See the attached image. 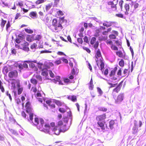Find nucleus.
I'll return each instance as SVG.
<instances>
[{"label": "nucleus", "instance_id": "a211bd4d", "mask_svg": "<svg viewBox=\"0 0 146 146\" xmlns=\"http://www.w3.org/2000/svg\"><path fill=\"white\" fill-rule=\"evenodd\" d=\"M105 123V122L103 123L101 121H98L97 123L98 125V127H100L102 130H105L104 123Z\"/></svg>", "mask_w": 146, "mask_h": 146}, {"label": "nucleus", "instance_id": "603ef678", "mask_svg": "<svg viewBox=\"0 0 146 146\" xmlns=\"http://www.w3.org/2000/svg\"><path fill=\"white\" fill-rule=\"evenodd\" d=\"M115 71L112 70L110 72L109 76L110 77H112L115 75Z\"/></svg>", "mask_w": 146, "mask_h": 146}, {"label": "nucleus", "instance_id": "58836bf2", "mask_svg": "<svg viewBox=\"0 0 146 146\" xmlns=\"http://www.w3.org/2000/svg\"><path fill=\"white\" fill-rule=\"evenodd\" d=\"M31 82L32 84L35 85H36L37 83V80L34 78H32L31 80Z\"/></svg>", "mask_w": 146, "mask_h": 146}, {"label": "nucleus", "instance_id": "f704fd0d", "mask_svg": "<svg viewBox=\"0 0 146 146\" xmlns=\"http://www.w3.org/2000/svg\"><path fill=\"white\" fill-rule=\"evenodd\" d=\"M29 15L30 17H36L37 15V13L35 11H32L30 13Z\"/></svg>", "mask_w": 146, "mask_h": 146}, {"label": "nucleus", "instance_id": "aec40b11", "mask_svg": "<svg viewBox=\"0 0 146 146\" xmlns=\"http://www.w3.org/2000/svg\"><path fill=\"white\" fill-rule=\"evenodd\" d=\"M88 84L89 89L91 90H93L94 87V85L93 84V81L92 78H91L90 81Z\"/></svg>", "mask_w": 146, "mask_h": 146}, {"label": "nucleus", "instance_id": "9b49d317", "mask_svg": "<svg viewBox=\"0 0 146 146\" xmlns=\"http://www.w3.org/2000/svg\"><path fill=\"white\" fill-rule=\"evenodd\" d=\"M52 130L54 132V133L56 135H59L60 132H61V129H58L57 126H56L55 127L52 128Z\"/></svg>", "mask_w": 146, "mask_h": 146}, {"label": "nucleus", "instance_id": "412c9836", "mask_svg": "<svg viewBox=\"0 0 146 146\" xmlns=\"http://www.w3.org/2000/svg\"><path fill=\"white\" fill-rule=\"evenodd\" d=\"M139 6V4L138 3H133L132 5H131V7H132L133 6L134 7V9H130V11L132 12H133L134 11V10L135 9L137 8H138Z\"/></svg>", "mask_w": 146, "mask_h": 146}, {"label": "nucleus", "instance_id": "bb28decb", "mask_svg": "<svg viewBox=\"0 0 146 146\" xmlns=\"http://www.w3.org/2000/svg\"><path fill=\"white\" fill-rule=\"evenodd\" d=\"M54 102L58 106H61L62 104V103L60 101L56 100H54Z\"/></svg>", "mask_w": 146, "mask_h": 146}, {"label": "nucleus", "instance_id": "f8f14e48", "mask_svg": "<svg viewBox=\"0 0 146 146\" xmlns=\"http://www.w3.org/2000/svg\"><path fill=\"white\" fill-rule=\"evenodd\" d=\"M21 45L23 46V47L21 49L23 50L26 51H29V48L28 47L29 45V44L28 42H25L23 44H22Z\"/></svg>", "mask_w": 146, "mask_h": 146}, {"label": "nucleus", "instance_id": "9d476101", "mask_svg": "<svg viewBox=\"0 0 146 146\" xmlns=\"http://www.w3.org/2000/svg\"><path fill=\"white\" fill-rule=\"evenodd\" d=\"M31 105V102L29 101H28L25 104V107L26 109V111L28 113H30L32 111V109L30 106Z\"/></svg>", "mask_w": 146, "mask_h": 146}, {"label": "nucleus", "instance_id": "a18cd8bd", "mask_svg": "<svg viewBox=\"0 0 146 146\" xmlns=\"http://www.w3.org/2000/svg\"><path fill=\"white\" fill-rule=\"evenodd\" d=\"M82 48L84 50H85L88 53H90L91 50L88 48L83 46Z\"/></svg>", "mask_w": 146, "mask_h": 146}, {"label": "nucleus", "instance_id": "79ce46f5", "mask_svg": "<svg viewBox=\"0 0 146 146\" xmlns=\"http://www.w3.org/2000/svg\"><path fill=\"white\" fill-rule=\"evenodd\" d=\"M116 45L118 46H121L122 45V42L121 41L119 40H116L115 42Z\"/></svg>", "mask_w": 146, "mask_h": 146}, {"label": "nucleus", "instance_id": "423d86ee", "mask_svg": "<svg viewBox=\"0 0 146 146\" xmlns=\"http://www.w3.org/2000/svg\"><path fill=\"white\" fill-rule=\"evenodd\" d=\"M8 76L10 79L17 78L18 76V72L15 70L10 71L8 73Z\"/></svg>", "mask_w": 146, "mask_h": 146}, {"label": "nucleus", "instance_id": "f257e3e1", "mask_svg": "<svg viewBox=\"0 0 146 146\" xmlns=\"http://www.w3.org/2000/svg\"><path fill=\"white\" fill-rule=\"evenodd\" d=\"M48 27L53 32L58 33L63 29V27L60 22H58L57 19L54 18L52 21V25H50Z\"/></svg>", "mask_w": 146, "mask_h": 146}, {"label": "nucleus", "instance_id": "e2e57ef3", "mask_svg": "<svg viewBox=\"0 0 146 146\" xmlns=\"http://www.w3.org/2000/svg\"><path fill=\"white\" fill-rule=\"evenodd\" d=\"M49 74L50 76L52 78H54V75L51 70L49 71Z\"/></svg>", "mask_w": 146, "mask_h": 146}, {"label": "nucleus", "instance_id": "0eeeda50", "mask_svg": "<svg viewBox=\"0 0 146 146\" xmlns=\"http://www.w3.org/2000/svg\"><path fill=\"white\" fill-rule=\"evenodd\" d=\"M96 38L95 37H92L90 43V44L92 45H94L93 47L96 50L98 48L99 46V42L98 41L96 42Z\"/></svg>", "mask_w": 146, "mask_h": 146}, {"label": "nucleus", "instance_id": "3c124183", "mask_svg": "<svg viewBox=\"0 0 146 146\" xmlns=\"http://www.w3.org/2000/svg\"><path fill=\"white\" fill-rule=\"evenodd\" d=\"M109 37L110 39H115L116 38V36L112 34L110 35Z\"/></svg>", "mask_w": 146, "mask_h": 146}, {"label": "nucleus", "instance_id": "0e129e2a", "mask_svg": "<svg viewBox=\"0 0 146 146\" xmlns=\"http://www.w3.org/2000/svg\"><path fill=\"white\" fill-rule=\"evenodd\" d=\"M106 43L108 44H109L111 46L113 44V42L111 40H107L106 42Z\"/></svg>", "mask_w": 146, "mask_h": 146}, {"label": "nucleus", "instance_id": "1a4fd4ad", "mask_svg": "<svg viewBox=\"0 0 146 146\" xmlns=\"http://www.w3.org/2000/svg\"><path fill=\"white\" fill-rule=\"evenodd\" d=\"M116 103H119L121 102L123 100L124 98V95L123 93H120L117 96V98H113Z\"/></svg>", "mask_w": 146, "mask_h": 146}, {"label": "nucleus", "instance_id": "8fccbe9b", "mask_svg": "<svg viewBox=\"0 0 146 146\" xmlns=\"http://www.w3.org/2000/svg\"><path fill=\"white\" fill-rule=\"evenodd\" d=\"M39 119L37 117H35V125H37L39 124Z\"/></svg>", "mask_w": 146, "mask_h": 146}, {"label": "nucleus", "instance_id": "de8ad7c7", "mask_svg": "<svg viewBox=\"0 0 146 146\" xmlns=\"http://www.w3.org/2000/svg\"><path fill=\"white\" fill-rule=\"evenodd\" d=\"M61 59H60V58L58 60L55 61L54 63L56 65L59 64L61 63Z\"/></svg>", "mask_w": 146, "mask_h": 146}, {"label": "nucleus", "instance_id": "dca6fc26", "mask_svg": "<svg viewBox=\"0 0 146 146\" xmlns=\"http://www.w3.org/2000/svg\"><path fill=\"white\" fill-rule=\"evenodd\" d=\"M124 8L126 10V11L125 12V14L126 15H127L129 14L128 12L129 10H130L129 4L127 3L125 4L124 5Z\"/></svg>", "mask_w": 146, "mask_h": 146}, {"label": "nucleus", "instance_id": "49530a36", "mask_svg": "<svg viewBox=\"0 0 146 146\" xmlns=\"http://www.w3.org/2000/svg\"><path fill=\"white\" fill-rule=\"evenodd\" d=\"M97 91L99 93L100 95H101L102 94L103 92L101 88L99 87H98L97 88Z\"/></svg>", "mask_w": 146, "mask_h": 146}, {"label": "nucleus", "instance_id": "ea45409f", "mask_svg": "<svg viewBox=\"0 0 146 146\" xmlns=\"http://www.w3.org/2000/svg\"><path fill=\"white\" fill-rule=\"evenodd\" d=\"M44 2V0H37L35 2V4L36 5L43 3Z\"/></svg>", "mask_w": 146, "mask_h": 146}, {"label": "nucleus", "instance_id": "864d4df0", "mask_svg": "<svg viewBox=\"0 0 146 146\" xmlns=\"http://www.w3.org/2000/svg\"><path fill=\"white\" fill-rule=\"evenodd\" d=\"M60 59H61V60H62L66 64H67L68 62V60L66 58H64V57L60 58Z\"/></svg>", "mask_w": 146, "mask_h": 146}, {"label": "nucleus", "instance_id": "473e14b6", "mask_svg": "<svg viewBox=\"0 0 146 146\" xmlns=\"http://www.w3.org/2000/svg\"><path fill=\"white\" fill-rule=\"evenodd\" d=\"M52 6V4L49 3L46 5L45 9L46 11L49 10V9Z\"/></svg>", "mask_w": 146, "mask_h": 146}, {"label": "nucleus", "instance_id": "2f4dec72", "mask_svg": "<svg viewBox=\"0 0 146 146\" xmlns=\"http://www.w3.org/2000/svg\"><path fill=\"white\" fill-rule=\"evenodd\" d=\"M42 72H41V74L43 76H46L48 75V73L46 70V71H44V69H42Z\"/></svg>", "mask_w": 146, "mask_h": 146}, {"label": "nucleus", "instance_id": "2eb2a0df", "mask_svg": "<svg viewBox=\"0 0 146 146\" xmlns=\"http://www.w3.org/2000/svg\"><path fill=\"white\" fill-rule=\"evenodd\" d=\"M117 56L120 58H125V55L124 54L121 50H119L115 52Z\"/></svg>", "mask_w": 146, "mask_h": 146}, {"label": "nucleus", "instance_id": "c85d7f7f", "mask_svg": "<svg viewBox=\"0 0 146 146\" xmlns=\"http://www.w3.org/2000/svg\"><path fill=\"white\" fill-rule=\"evenodd\" d=\"M100 29H96L95 30V33L94 36L96 37H98L100 36Z\"/></svg>", "mask_w": 146, "mask_h": 146}, {"label": "nucleus", "instance_id": "bf43d9fd", "mask_svg": "<svg viewBox=\"0 0 146 146\" xmlns=\"http://www.w3.org/2000/svg\"><path fill=\"white\" fill-rule=\"evenodd\" d=\"M83 39L84 42L86 43H88L89 42L87 36H85L83 38Z\"/></svg>", "mask_w": 146, "mask_h": 146}, {"label": "nucleus", "instance_id": "7c9ffc66", "mask_svg": "<svg viewBox=\"0 0 146 146\" xmlns=\"http://www.w3.org/2000/svg\"><path fill=\"white\" fill-rule=\"evenodd\" d=\"M98 109L99 111L103 112H105L107 111V108L104 107H99Z\"/></svg>", "mask_w": 146, "mask_h": 146}, {"label": "nucleus", "instance_id": "ddd939ff", "mask_svg": "<svg viewBox=\"0 0 146 146\" xmlns=\"http://www.w3.org/2000/svg\"><path fill=\"white\" fill-rule=\"evenodd\" d=\"M101 57H102L101 53L100 50L98 49L97 50L95 55V57L97 59L96 60V61L98 66V58Z\"/></svg>", "mask_w": 146, "mask_h": 146}, {"label": "nucleus", "instance_id": "4d7b16f0", "mask_svg": "<svg viewBox=\"0 0 146 146\" xmlns=\"http://www.w3.org/2000/svg\"><path fill=\"white\" fill-rule=\"evenodd\" d=\"M31 112L30 113H29V115L30 119L31 121H32V120L33 119V113H31Z\"/></svg>", "mask_w": 146, "mask_h": 146}, {"label": "nucleus", "instance_id": "393cba45", "mask_svg": "<svg viewBox=\"0 0 146 146\" xmlns=\"http://www.w3.org/2000/svg\"><path fill=\"white\" fill-rule=\"evenodd\" d=\"M9 71V68L6 66L4 67L2 70V72L4 74H7Z\"/></svg>", "mask_w": 146, "mask_h": 146}, {"label": "nucleus", "instance_id": "f3484780", "mask_svg": "<svg viewBox=\"0 0 146 146\" xmlns=\"http://www.w3.org/2000/svg\"><path fill=\"white\" fill-rule=\"evenodd\" d=\"M99 61L100 63V69L102 71V70L104 67L105 64L103 59L102 57H101V58L100 59Z\"/></svg>", "mask_w": 146, "mask_h": 146}, {"label": "nucleus", "instance_id": "6e6d98bb", "mask_svg": "<svg viewBox=\"0 0 146 146\" xmlns=\"http://www.w3.org/2000/svg\"><path fill=\"white\" fill-rule=\"evenodd\" d=\"M63 81L65 83H68L70 82V80L67 78H65L63 79Z\"/></svg>", "mask_w": 146, "mask_h": 146}, {"label": "nucleus", "instance_id": "20e7f679", "mask_svg": "<svg viewBox=\"0 0 146 146\" xmlns=\"http://www.w3.org/2000/svg\"><path fill=\"white\" fill-rule=\"evenodd\" d=\"M10 80L12 82H11V87L12 89L15 90L16 88V84L17 87H19L20 85V81L18 79H10Z\"/></svg>", "mask_w": 146, "mask_h": 146}, {"label": "nucleus", "instance_id": "6e6552de", "mask_svg": "<svg viewBox=\"0 0 146 146\" xmlns=\"http://www.w3.org/2000/svg\"><path fill=\"white\" fill-rule=\"evenodd\" d=\"M106 118V113H103L97 116L96 117V119L98 121H101L105 120Z\"/></svg>", "mask_w": 146, "mask_h": 146}, {"label": "nucleus", "instance_id": "338daca9", "mask_svg": "<svg viewBox=\"0 0 146 146\" xmlns=\"http://www.w3.org/2000/svg\"><path fill=\"white\" fill-rule=\"evenodd\" d=\"M123 0L120 1L119 2V5L120 7V8L121 9H122L123 8Z\"/></svg>", "mask_w": 146, "mask_h": 146}, {"label": "nucleus", "instance_id": "4be33fe9", "mask_svg": "<svg viewBox=\"0 0 146 146\" xmlns=\"http://www.w3.org/2000/svg\"><path fill=\"white\" fill-rule=\"evenodd\" d=\"M68 98L69 100H71L73 102H75L77 100L76 97L75 96H68Z\"/></svg>", "mask_w": 146, "mask_h": 146}, {"label": "nucleus", "instance_id": "72a5a7b5", "mask_svg": "<svg viewBox=\"0 0 146 146\" xmlns=\"http://www.w3.org/2000/svg\"><path fill=\"white\" fill-rule=\"evenodd\" d=\"M111 49L114 51H118V47L116 46L115 45L113 44L111 46Z\"/></svg>", "mask_w": 146, "mask_h": 146}, {"label": "nucleus", "instance_id": "a878e982", "mask_svg": "<svg viewBox=\"0 0 146 146\" xmlns=\"http://www.w3.org/2000/svg\"><path fill=\"white\" fill-rule=\"evenodd\" d=\"M11 24L9 21H8L7 22L6 25V29L7 31H8L9 29L11 27Z\"/></svg>", "mask_w": 146, "mask_h": 146}, {"label": "nucleus", "instance_id": "680f3d73", "mask_svg": "<svg viewBox=\"0 0 146 146\" xmlns=\"http://www.w3.org/2000/svg\"><path fill=\"white\" fill-rule=\"evenodd\" d=\"M108 84L110 85V88L115 87L117 85V83L112 84L110 83H108Z\"/></svg>", "mask_w": 146, "mask_h": 146}, {"label": "nucleus", "instance_id": "69168bd1", "mask_svg": "<svg viewBox=\"0 0 146 146\" xmlns=\"http://www.w3.org/2000/svg\"><path fill=\"white\" fill-rule=\"evenodd\" d=\"M20 16H21L20 13H17L16 15H15V19L16 20V19H17L19 18V17Z\"/></svg>", "mask_w": 146, "mask_h": 146}, {"label": "nucleus", "instance_id": "4468645a", "mask_svg": "<svg viewBox=\"0 0 146 146\" xmlns=\"http://www.w3.org/2000/svg\"><path fill=\"white\" fill-rule=\"evenodd\" d=\"M107 4L108 5H111V8L113 10H116L117 9L116 4H114L113 1H109L107 2Z\"/></svg>", "mask_w": 146, "mask_h": 146}, {"label": "nucleus", "instance_id": "37998d69", "mask_svg": "<svg viewBox=\"0 0 146 146\" xmlns=\"http://www.w3.org/2000/svg\"><path fill=\"white\" fill-rule=\"evenodd\" d=\"M37 46V44L35 43H34L32 44L31 46V48L32 49H35Z\"/></svg>", "mask_w": 146, "mask_h": 146}, {"label": "nucleus", "instance_id": "09e8293b", "mask_svg": "<svg viewBox=\"0 0 146 146\" xmlns=\"http://www.w3.org/2000/svg\"><path fill=\"white\" fill-rule=\"evenodd\" d=\"M58 110L60 112L62 113H64L66 111V110L62 108H60Z\"/></svg>", "mask_w": 146, "mask_h": 146}, {"label": "nucleus", "instance_id": "a19ab883", "mask_svg": "<svg viewBox=\"0 0 146 146\" xmlns=\"http://www.w3.org/2000/svg\"><path fill=\"white\" fill-rule=\"evenodd\" d=\"M25 30L27 33L29 34H31L33 33V32L32 30L27 29H25Z\"/></svg>", "mask_w": 146, "mask_h": 146}, {"label": "nucleus", "instance_id": "e433bc0d", "mask_svg": "<svg viewBox=\"0 0 146 146\" xmlns=\"http://www.w3.org/2000/svg\"><path fill=\"white\" fill-rule=\"evenodd\" d=\"M31 91L34 93H36L37 91V89L36 86H35L32 87L31 89Z\"/></svg>", "mask_w": 146, "mask_h": 146}, {"label": "nucleus", "instance_id": "cd10ccee", "mask_svg": "<svg viewBox=\"0 0 146 146\" xmlns=\"http://www.w3.org/2000/svg\"><path fill=\"white\" fill-rule=\"evenodd\" d=\"M18 37L21 40H23L25 38V35L24 33L21 32L18 35Z\"/></svg>", "mask_w": 146, "mask_h": 146}, {"label": "nucleus", "instance_id": "b1692460", "mask_svg": "<svg viewBox=\"0 0 146 146\" xmlns=\"http://www.w3.org/2000/svg\"><path fill=\"white\" fill-rule=\"evenodd\" d=\"M7 23V21L4 20L3 19H1V22L0 24L1 27L2 28H3L4 27L5 24Z\"/></svg>", "mask_w": 146, "mask_h": 146}, {"label": "nucleus", "instance_id": "774afa93", "mask_svg": "<svg viewBox=\"0 0 146 146\" xmlns=\"http://www.w3.org/2000/svg\"><path fill=\"white\" fill-rule=\"evenodd\" d=\"M26 39L27 41L29 42H31L32 41V39L30 35H28Z\"/></svg>", "mask_w": 146, "mask_h": 146}, {"label": "nucleus", "instance_id": "39448f33", "mask_svg": "<svg viewBox=\"0 0 146 146\" xmlns=\"http://www.w3.org/2000/svg\"><path fill=\"white\" fill-rule=\"evenodd\" d=\"M123 82H121L113 90L112 94L113 98L115 97L116 95L115 94V92L118 93L120 91L121 88L122 86V83Z\"/></svg>", "mask_w": 146, "mask_h": 146}, {"label": "nucleus", "instance_id": "4c0bfd02", "mask_svg": "<svg viewBox=\"0 0 146 146\" xmlns=\"http://www.w3.org/2000/svg\"><path fill=\"white\" fill-rule=\"evenodd\" d=\"M39 120L40 124L38 126H43V125H44V120L42 118H40L39 119Z\"/></svg>", "mask_w": 146, "mask_h": 146}, {"label": "nucleus", "instance_id": "052dcab7", "mask_svg": "<svg viewBox=\"0 0 146 146\" xmlns=\"http://www.w3.org/2000/svg\"><path fill=\"white\" fill-rule=\"evenodd\" d=\"M115 16L121 18H123V14L121 13H118L116 14Z\"/></svg>", "mask_w": 146, "mask_h": 146}, {"label": "nucleus", "instance_id": "c9c22d12", "mask_svg": "<svg viewBox=\"0 0 146 146\" xmlns=\"http://www.w3.org/2000/svg\"><path fill=\"white\" fill-rule=\"evenodd\" d=\"M119 64L121 67H123L124 66V60L123 59H121L119 62Z\"/></svg>", "mask_w": 146, "mask_h": 146}, {"label": "nucleus", "instance_id": "5fc2aeb1", "mask_svg": "<svg viewBox=\"0 0 146 146\" xmlns=\"http://www.w3.org/2000/svg\"><path fill=\"white\" fill-rule=\"evenodd\" d=\"M77 41L80 44H82L83 43V40L82 38H77Z\"/></svg>", "mask_w": 146, "mask_h": 146}, {"label": "nucleus", "instance_id": "f03ea898", "mask_svg": "<svg viewBox=\"0 0 146 146\" xmlns=\"http://www.w3.org/2000/svg\"><path fill=\"white\" fill-rule=\"evenodd\" d=\"M68 121L67 118L65 117L58 122L57 125L60 127L61 132H65L69 128L67 126Z\"/></svg>", "mask_w": 146, "mask_h": 146}, {"label": "nucleus", "instance_id": "6ab92c4d", "mask_svg": "<svg viewBox=\"0 0 146 146\" xmlns=\"http://www.w3.org/2000/svg\"><path fill=\"white\" fill-rule=\"evenodd\" d=\"M113 22L111 21H106L104 23L103 25L106 27H111L112 26L113 24Z\"/></svg>", "mask_w": 146, "mask_h": 146}, {"label": "nucleus", "instance_id": "13d9d810", "mask_svg": "<svg viewBox=\"0 0 146 146\" xmlns=\"http://www.w3.org/2000/svg\"><path fill=\"white\" fill-rule=\"evenodd\" d=\"M52 51L47 50H42L40 51V53H51Z\"/></svg>", "mask_w": 146, "mask_h": 146}, {"label": "nucleus", "instance_id": "7ed1b4c3", "mask_svg": "<svg viewBox=\"0 0 146 146\" xmlns=\"http://www.w3.org/2000/svg\"><path fill=\"white\" fill-rule=\"evenodd\" d=\"M50 126L49 123H45L44 126H38V128L39 129L46 133H49Z\"/></svg>", "mask_w": 146, "mask_h": 146}, {"label": "nucleus", "instance_id": "c03bdc74", "mask_svg": "<svg viewBox=\"0 0 146 146\" xmlns=\"http://www.w3.org/2000/svg\"><path fill=\"white\" fill-rule=\"evenodd\" d=\"M35 77L38 80L40 81H42V78L40 75H36Z\"/></svg>", "mask_w": 146, "mask_h": 146}, {"label": "nucleus", "instance_id": "5701e85b", "mask_svg": "<svg viewBox=\"0 0 146 146\" xmlns=\"http://www.w3.org/2000/svg\"><path fill=\"white\" fill-rule=\"evenodd\" d=\"M17 93L18 95L21 94L22 92L23 88L22 87H21V85H20L19 87H17Z\"/></svg>", "mask_w": 146, "mask_h": 146}, {"label": "nucleus", "instance_id": "c756f323", "mask_svg": "<svg viewBox=\"0 0 146 146\" xmlns=\"http://www.w3.org/2000/svg\"><path fill=\"white\" fill-rule=\"evenodd\" d=\"M115 124V121L114 120H111L109 122V127L111 129L113 128V125Z\"/></svg>", "mask_w": 146, "mask_h": 146}]
</instances>
